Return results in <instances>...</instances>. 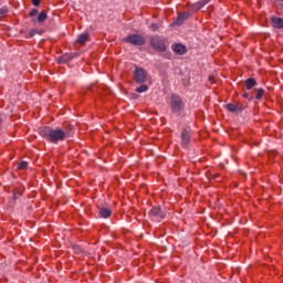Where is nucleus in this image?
Here are the masks:
<instances>
[{
    "mask_svg": "<svg viewBox=\"0 0 283 283\" xmlns=\"http://www.w3.org/2000/svg\"><path fill=\"white\" fill-rule=\"evenodd\" d=\"M134 81L139 85H143L147 81V71L143 67H136L134 71Z\"/></svg>",
    "mask_w": 283,
    "mask_h": 283,
    "instance_id": "nucleus-6",
    "label": "nucleus"
},
{
    "mask_svg": "<svg viewBox=\"0 0 283 283\" xmlns=\"http://www.w3.org/2000/svg\"><path fill=\"white\" fill-rule=\"evenodd\" d=\"M147 90H149V86L143 84L139 87H137L135 92H137L138 94H143V92H147Z\"/></svg>",
    "mask_w": 283,
    "mask_h": 283,
    "instance_id": "nucleus-20",
    "label": "nucleus"
},
{
    "mask_svg": "<svg viewBox=\"0 0 283 283\" xmlns=\"http://www.w3.org/2000/svg\"><path fill=\"white\" fill-rule=\"evenodd\" d=\"M264 93H265L264 88H256L255 92L253 93V96L256 101H262Z\"/></svg>",
    "mask_w": 283,
    "mask_h": 283,
    "instance_id": "nucleus-16",
    "label": "nucleus"
},
{
    "mask_svg": "<svg viewBox=\"0 0 283 283\" xmlns=\"http://www.w3.org/2000/svg\"><path fill=\"white\" fill-rule=\"evenodd\" d=\"M209 81H210V83H216V77L210 76V77H209Z\"/></svg>",
    "mask_w": 283,
    "mask_h": 283,
    "instance_id": "nucleus-29",
    "label": "nucleus"
},
{
    "mask_svg": "<svg viewBox=\"0 0 283 283\" xmlns=\"http://www.w3.org/2000/svg\"><path fill=\"white\" fill-rule=\"evenodd\" d=\"M270 21H271L272 28H275L276 30L283 29V18H277L276 15H272Z\"/></svg>",
    "mask_w": 283,
    "mask_h": 283,
    "instance_id": "nucleus-11",
    "label": "nucleus"
},
{
    "mask_svg": "<svg viewBox=\"0 0 283 283\" xmlns=\"http://www.w3.org/2000/svg\"><path fill=\"white\" fill-rule=\"evenodd\" d=\"M191 127L187 126L181 129V147H184V149H187V147H189L191 143Z\"/></svg>",
    "mask_w": 283,
    "mask_h": 283,
    "instance_id": "nucleus-5",
    "label": "nucleus"
},
{
    "mask_svg": "<svg viewBox=\"0 0 283 283\" xmlns=\"http://www.w3.org/2000/svg\"><path fill=\"white\" fill-rule=\"evenodd\" d=\"M74 56H75L74 53H65L64 55L57 59V63H61V64L70 63V61H72Z\"/></svg>",
    "mask_w": 283,
    "mask_h": 283,
    "instance_id": "nucleus-13",
    "label": "nucleus"
},
{
    "mask_svg": "<svg viewBox=\"0 0 283 283\" xmlns=\"http://www.w3.org/2000/svg\"><path fill=\"white\" fill-rule=\"evenodd\" d=\"M87 41H90V33H81L77 36V43H80V45H85Z\"/></svg>",
    "mask_w": 283,
    "mask_h": 283,
    "instance_id": "nucleus-14",
    "label": "nucleus"
},
{
    "mask_svg": "<svg viewBox=\"0 0 283 283\" xmlns=\"http://www.w3.org/2000/svg\"><path fill=\"white\" fill-rule=\"evenodd\" d=\"M124 43H129L130 45H145L147 43V40H145V36L140 34H129L125 38H123Z\"/></svg>",
    "mask_w": 283,
    "mask_h": 283,
    "instance_id": "nucleus-4",
    "label": "nucleus"
},
{
    "mask_svg": "<svg viewBox=\"0 0 283 283\" xmlns=\"http://www.w3.org/2000/svg\"><path fill=\"white\" fill-rule=\"evenodd\" d=\"M150 48H153L155 52H167V41L159 35H153L150 36Z\"/></svg>",
    "mask_w": 283,
    "mask_h": 283,
    "instance_id": "nucleus-3",
    "label": "nucleus"
},
{
    "mask_svg": "<svg viewBox=\"0 0 283 283\" xmlns=\"http://www.w3.org/2000/svg\"><path fill=\"white\" fill-rule=\"evenodd\" d=\"M18 169L21 171H24V169H28V161H20L18 165Z\"/></svg>",
    "mask_w": 283,
    "mask_h": 283,
    "instance_id": "nucleus-22",
    "label": "nucleus"
},
{
    "mask_svg": "<svg viewBox=\"0 0 283 283\" xmlns=\"http://www.w3.org/2000/svg\"><path fill=\"white\" fill-rule=\"evenodd\" d=\"M226 109H228V112H230L231 114H242V112H244V106L240 103H228L226 105Z\"/></svg>",
    "mask_w": 283,
    "mask_h": 283,
    "instance_id": "nucleus-8",
    "label": "nucleus"
},
{
    "mask_svg": "<svg viewBox=\"0 0 283 283\" xmlns=\"http://www.w3.org/2000/svg\"><path fill=\"white\" fill-rule=\"evenodd\" d=\"M159 28H160V27H159L158 24H156V23H151V24H150V30H151L153 32L158 31Z\"/></svg>",
    "mask_w": 283,
    "mask_h": 283,
    "instance_id": "nucleus-24",
    "label": "nucleus"
},
{
    "mask_svg": "<svg viewBox=\"0 0 283 283\" xmlns=\"http://www.w3.org/2000/svg\"><path fill=\"white\" fill-rule=\"evenodd\" d=\"M243 98H248V101H253L254 96L252 92H243Z\"/></svg>",
    "mask_w": 283,
    "mask_h": 283,
    "instance_id": "nucleus-21",
    "label": "nucleus"
},
{
    "mask_svg": "<svg viewBox=\"0 0 283 283\" xmlns=\"http://www.w3.org/2000/svg\"><path fill=\"white\" fill-rule=\"evenodd\" d=\"M243 85H244L245 90H248V92H249L258 85V81L253 77H249L243 82Z\"/></svg>",
    "mask_w": 283,
    "mask_h": 283,
    "instance_id": "nucleus-12",
    "label": "nucleus"
},
{
    "mask_svg": "<svg viewBox=\"0 0 283 283\" xmlns=\"http://www.w3.org/2000/svg\"><path fill=\"white\" fill-rule=\"evenodd\" d=\"M101 218H109L112 216V209L101 207L98 208Z\"/></svg>",
    "mask_w": 283,
    "mask_h": 283,
    "instance_id": "nucleus-15",
    "label": "nucleus"
},
{
    "mask_svg": "<svg viewBox=\"0 0 283 283\" xmlns=\"http://www.w3.org/2000/svg\"><path fill=\"white\" fill-rule=\"evenodd\" d=\"M72 132H74V126L66 124L63 125L62 128L43 126L40 128L39 134L42 138L48 140V143H52V145H59V143H63V140L70 138V136H72Z\"/></svg>",
    "mask_w": 283,
    "mask_h": 283,
    "instance_id": "nucleus-1",
    "label": "nucleus"
},
{
    "mask_svg": "<svg viewBox=\"0 0 283 283\" xmlns=\"http://www.w3.org/2000/svg\"><path fill=\"white\" fill-rule=\"evenodd\" d=\"M8 17V7H2L0 9V19H6Z\"/></svg>",
    "mask_w": 283,
    "mask_h": 283,
    "instance_id": "nucleus-19",
    "label": "nucleus"
},
{
    "mask_svg": "<svg viewBox=\"0 0 283 283\" xmlns=\"http://www.w3.org/2000/svg\"><path fill=\"white\" fill-rule=\"evenodd\" d=\"M190 14L187 11L184 12H179L177 14L176 20L172 22V25H182V23H185V21H187V19H189Z\"/></svg>",
    "mask_w": 283,
    "mask_h": 283,
    "instance_id": "nucleus-9",
    "label": "nucleus"
},
{
    "mask_svg": "<svg viewBox=\"0 0 283 283\" xmlns=\"http://www.w3.org/2000/svg\"><path fill=\"white\" fill-rule=\"evenodd\" d=\"M171 50L177 56H184V54L187 52V46L182 43H176L171 46Z\"/></svg>",
    "mask_w": 283,
    "mask_h": 283,
    "instance_id": "nucleus-10",
    "label": "nucleus"
},
{
    "mask_svg": "<svg viewBox=\"0 0 283 283\" xmlns=\"http://www.w3.org/2000/svg\"><path fill=\"white\" fill-rule=\"evenodd\" d=\"M149 216L150 218H157V220H165L166 218V214L163 209H160V206L153 207L149 211Z\"/></svg>",
    "mask_w": 283,
    "mask_h": 283,
    "instance_id": "nucleus-7",
    "label": "nucleus"
},
{
    "mask_svg": "<svg viewBox=\"0 0 283 283\" xmlns=\"http://www.w3.org/2000/svg\"><path fill=\"white\" fill-rule=\"evenodd\" d=\"M48 19V13L45 11L40 12V14L36 18L35 23H43Z\"/></svg>",
    "mask_w": 283,
    "mask_h": 283,
    "instance_id": "nucleus-18",
    "label": "nucleus"
},
{
    "mask_svg": "<svg viewBox=\"0 0 283 283\" xmlns=\"http://www.w3.org/2000/svg\"><path fill=\"white\" fill-rule=\"evenodd\" d=\"M34 34H36V30H35V29H32V30L29 32L30 39H32V36H34Z\"/></svg>",
    "mask_w": 283,
    "mask_h": 283,
    "instance_id": "nucleus-27",
    "label": "nucleus"
},
{
    "mask_svg": "<svg viewBox=\"0 0 283 283\" xmlns=\"http://www.w3.org/2000/svg\"><path fill=\"white\" fill-rule=\"evenodd\" d=\"M170 109L172 114H180L185 111V102L180 95L172 94L170 96Z\"/></svg>",
    "mask_w": 283,
    "mask_h": 283,
    "instance_id": "nucleus-2",
    "label": "nucleus"
},
{
    "mask_svg": "<svg viewBox=\"0 0 283 283\" xmlns=\"http://www.w3.org/2000/svg\"><path fill=\"white\" fill-rule=\"evenodd\" d=\"M13 200H18V198H21V191L19 190H13Z\"/></svg>",
    "mask_w": 283,
    "mask_h": 283,
    "instance_id": "nucleus-23",
    "label": "nucleus"
},
{
    "mask_svg": "<svg viewBox=\"0 0 283 283\" xmlns=\"http://www.w3.org/2000/svg\"><path fill=\"white\" fill-rule=\"evenodd\" d=\"M32 4L39 7L41 6V0H32Z\"/></svg>",
    "mask_w": 283,
    "mask_h": 283,
    "instance_id": "nucleus-26",
    "label": "nucleus"
},
{
    "mask_svg": "<svg viewBox=\"0 0 283 283\" xmlns=\"http://www.w3.org/2000/svg\"><path fill=\"white\" fill-rule=\"evenodd\" d=\"M207 3H208L207 0L199 1V2L193 4L192 10L198 12V10H202V8H205V6H207Z\"/></svg>",
    "mask_w": 283,
    "mask_h": 283,
    "instance_id": "nucleus-17",
    "label": "nucleus"
},
{
    "mask_svg": "<svg viewBox=\"0 0 283 283\" xmlns=\"http://www.w3.org/2000/svg\"><path fill=\"white\" fill-rule=\"evenodd\" d=\"M36 14H39V10H36V9H32V10L29 12V17H36Z\"/></svg>",
    "mask_w": 283,
    "mask_h": 283,
    "instance_id": "nucleus-25",
    "label": "nucleus"
},
{
    "mask_svg": "<svg viewBox=\"0 0 283 283\" xmlns=\"http://www.w3.org/2000/svg\"><path fill=\"white\" fill-rule=\"evenodd\" d=\"M219 177H220L219 174H213V175H211V178H212L213 180H218Z\"/></svg>",
    "mask_w": 283,
    "mask_h": 283,
    "instance_id": "nucleus-28",
    "label": "nucleus"
}]
</instances>
